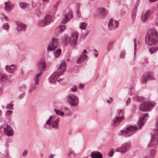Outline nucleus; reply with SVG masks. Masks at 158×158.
I'll return each mask as SVG.
<instances>
[{
    "label": "nucleus",
    "instance_id": "nucleus-28",
    "mask_svg": "<svg viewBox=\"0 0 158 158\" xmlns=\"http://www.w3.org/2000/svg\"><path fill=\"white\" fill-rule=\"evenodd\" d=\"M62 40L65 44L70 43V38L68 35H65L62 37Z\"/></svg>",
    "mask_w": 158,
    "mask_h": 158
},
{
    "label": "nucleus",
    "instance_id": "nucleus-4",
    "mask_svg": "<svg viewBox=\"0 0 158 158\" xmlns=\"http://www.w3.org/2000/svg\"><path fill=\"white\" fill-rule=\"evenodd\" d=\"M138 129V128L136 126H131L127 127L125 130L120 131L119 134L125 137H128L133 135L135 131Z\"/></svg>",
    "mask_w": 158,
    "mask_h": 158
},
{
    "label": "nucleus",
    "instance_id": "nucleus-59",
    "mask_svg": "<svg viewBox=\"0 0 158 158\" xmlns=\"http://www.w3.org/2000/svg\"><path fill=\"white\" fill-rule=\"evenodd\" d=\"M94 55L96 57H97L98 56V52H95L94 53Z\"/></svg>",
    "mask_w": 158,
    "mask_h": 158
},
{
    "label": "nucleus",
    "instance_id": "nucleus-41",
    "mask_svg": "<svg viewBox=\"0 0 158 158\" xmlns=\"http://www.w3.org/2000/svg\"><path fill=\"white\" fill-rule=\"evenodd\" d=\"M71 89L73 92H75L77 90V87L76 85H74L73 87H72L71 88Z\"/></svg>",
    "mask_w": 158,
    "mask_h": 158
},
{
    "label": "nucleus",
    "instance_id": "nucleus-6",
    "mask_svg": "<svg viewBox=\"0 0 158 158\" xmlns=\"http://www.w3.org/2000/svg\"><path fill=\"white\" fill-rule=\"evenodd\" d=\"M131 145L130 142H126L123 143L121 147L117 148L115 151L124 154L131 148Z\"/></svg>",
    "mask_w": 158,
    "mask_h": 158
},
{
    "label": "nucleus",
    "instance_id": "nucleus-31",
    "mask_svg": "<svg viewBox=\"0 0 158 158\" xmlns=\"http://www.w3.org/2000/svg\"><path fill=\"white\" fill-rule=\"evenodd\" d=\"M137 10V9L136 8H134L132 10L131 18L133 20H134L135 19L136 15Z\"/></svg>",
    "mask_w": 158,
    "mask_h": 158
},
{
    "label": "nucleus",
    "instance_id": "nucleus-17",
    "mask_svg": "<svg viewBox=\"0 0 158 158\" xmlns=\"http://www.w3.org/2000/svg\"><path fill=\"white\" fill-rule=\"evenodd\" d=\"M4 133L8 136H12L13 135V130L10 126L7 124L6 127L4 128Z\"/></svg>",
    "mask_w": 158,
    "mask_h": 158
},
{
    "label": "nucleus",
    "instance_id": "nucleus-26",
    "mask_svg": "<svg viewBox=\"0 0 158 158\" xmlns=\"http://www.w3.org/2000/svg\"><path fill=\"white\" fill-rule=\"evenodd\" d=\"M47 25L49 24L51 22L52 17L49 15H46L43 19Z\"/></svg>",
    "mask_w": 158,
    "mask_h": 158
},
{
    "label": "nucleus",
    "instance_id": "nucleus-11",
    "mask_svg": "<svg viewBox=\"0 0 158 158\" xmlns=\"http://www.w3.org/2000/svg\"><path fill=\"white\" fill-rule=\"evenodd\" d=\"M78 36V34L77 32H74L71 34L69 38L70 43L71 46H74L76 45L77 41Z\"/></svg>",
    "mask_w": 158,
    "mask_h": 158
},
{
    "label": "nucleus",
    "instance_id": "nucleus-39",
    "mask_svg": "<svg viewBox=\"0 0 158 158\" xmlns=\"http://www.w3.org/2000/svg\"><path fill=\"white\" fill-rule=\"evenodd\" d=\"M133 43L134 44V55L136 54L135 50L136 48V45H137V43H136V38H135L133 40Z\"/></svg>",
    "mask_w": 158,
    "mask_h": 158
},
{
    "label": "nucleus",
    "instance_id": "nucleus-48",
    "mask_svg": "<svg viewBox=\"0 0 158 158\" xmlns=\"http://www.w3.org/2000/svg\"><path fill=\"white\" fill-rule=\"evenodd\" d=\"M79 9L78 7H77V13L78 17H80L81 15V14L79 12Z\"/></svg>",
    "mask_w": 158,
    "mask_h": 158
},
{
    "label": "nucleus",
    "instance_id": "nucleus-49",
    "mask_svg": "<svg viewBox=\"0 0 158 158\" xmlns=\"http://www.w3.org/2000/svg\"><path fill=\"white\" fill-rule=\"evenodd\" d=\"M28 152V151L27 150H25L23 153H22V156H26L27 155V154Z\"/></svg>",
    "mask_w": 158,
    "mask_h": 158
},
{
    "label": "nucleus",
    "instance_id": "nucleus-33",
    "mask_svg": "<svg viewBox=\"0 0 158 158\" xmlns=\"http://www.w3.org/2000/svg\"><path fill=\"white\" fill-rule=\"evenodd\" d=\"M158 50V47H152L150 48L149 51L151 54H152L154 52H156Z\"/></svg>",
    "mask_w": 158,
    "mask_h": 158
},
{
    "label": "nucleus",
    "instance_id": "nucleus-51",
    "mask_svg": "<svg viewBox=\"0 0 158 158\" xmlns=\"http://www.w3.org/2000/svg\"><path fill=\"white\" fill-rule=\"evenodd\" d=\"M46 124L51 126V122L49 120V119H48L46 122Z\"/></svg>",
    "mask_w": 158,
    "mask_h": 158
},
{
    "label": "nucleus",
    "instance_id": "nucleus-15",
    "mask_svg": "<svg viewBox=\"0 0 158 158\" xmlns=\"http://www.w3.org/2000/svg\"><path fill=\"white\" fill-rule=\"evenodd\" d=\"M154 79V77L152 74L149 73H145L142 78V82L143 83H145L148 80H152Z\"/></svg>",
    "mask_w": 158,
    "mask_h": 158
},
{
    "label": "nucleus",
    "instance_id": "nucleus-21",
    "mask_svg": "<svg viewBox=\"0 0 158 158\" xmlns=\"http://www.w3.org/2000/svg\"><path fill=\"white\" fill-rule=\"evenodd\" d=\"M152 13V12L151 10H147L145 13L142 15L141 16V19L142 21L145 22L146 20H148Z\"/></svg>",
    "mask_w": 158,
    "mask_h": 158
},
{
    "label": "nucleus",
    "instance_id": "nucleus-38",
    "mask_svg": "<svg viewBox=\"0 0 158 158\" xmlns=\"http://www.w3.org/2000/svg\"><path fill=\"white\" fill-rule=\"evenodd\" d=\"M63 110L65 111V114L66 115H68L69 114L70 110L68 108L66 107H64Z\"/></svg>",
    "mask_w": 158,
    "mask_h": 158
},
{
    "label": "nucleus",
    "instance_id": "nucleus-54",
    "mask_svg": "<svg viewBox=\"0 0 158 158\" xmlns=\"http://www.w3.org/2000/svg\"><path fill=\"white\" fill-rule=\"evenodd\" d=\"M84 87V85L82 84H80L79 85V88L80 89H82Z\"/></svg>",
    "mask_w": 158,
    "mask_h": 158
},
{
    "label": "nucleus",
    "instance_id": "nucleus-61",
    "mask_svg": "<svg viewBox=\"0 0 158 158\" xmlns=\"http://www.w3.org/2000/svg\"><path fill=\"white\" fill-rule=\"evenodd\" d=\"M89 32L88 31H86L85 34V36H87V35H88V34H89Z\"/></svg>",
    "mask_w": 158,
    "mask_h": 158
},
{
    "label": "nucleus",
    "instance_id": "nucleus-19",
    "mask_svg": "<svg viewBox=\"0 0 158 158\" xmlns=\"http://www.w3.org/2000/svg\"><path fill=\"white\" fill-rule=\"evenodd\" d=\"M98 12L99 17H102L106 15L108 13V11L106 9L101 8L98 9Z\"/></svg>",
    "mask_w": 158,
    "mask_h": 158
},
{
    "label": "nucleus",
    "instance_id": "nucleus-20",
    "mask_svg": "<svg viewBox=\"0 0 158 158\" xmlns=\"http://www.w3.org/2000/svg\"><path fill=\"white\" fill-rule=\"evenodd\" d=\"M59 121V118H56L54 120H51V126L52 128L56 129H58L59 128L58 124Z\"/></svg>",
    "mask_w": 158,
    "mask_h": 158
},
{
    "label": "nucleus",
    "instance_id": "nucleus-57",
    "mask_svg": "<svg viewBox=\"0 0 158 158\" xmlns=\"http://www.w3.org/2000/svg\"><path fill=\"white\" fill-rule=\"evenodd\" d=\"M63 79L64 78H60L59 80H57V81L58 82H61L63 80Z\"/></svg>",
    "mask_w": 158,
    "mask_h": 158
},
{
    "label": "nucleus",
    "instance_id": "nucleus-58",
    "mask_svg": "<svg viewBox=\"0 0 158 158\" xmlns=\"http://www.w3.org/2000/svg\"><path fill=\"white\" fill-rule=\"evenodd\" d=\"M107 102L108 103H111L112 102V100H110L107 99Z\"/></svg>",
    "mask_w": 158,
    "mask_h": 158
},
{
    "label": "nucleus",
    "instance_id": "nucleus-24",
    "mask_svg": "<svg viewBox=\"0 0 158 158\" xmlns=\"http://www.w3.org/2000/svg\"><path fill=\"white\" fill-rule=\"evenodd\" d=\"M87 57V56L83 53L77 60V64H80L81 63L83 62L84 60L86 59Z\"/></svg>",
    "mask_w": 158,
    "mask_h": 158
},
{
    "label": "nucleus",
    "instance_id": "nucleus-50",
    "mask_svg": "<svg viewBox=\"0 0 158 158\" xmlns=\"http://www.w3.org/2000/svg\"><path fill=\"white\" fill-rule=\"evenodd\" d=\"M24 94V93H23V94H21L19 96V98L20 99L22 98L23 97Z\"/></svg>",
    "mask_w": 158,
    "mask_h": 158
},
{
    "label": "nucleus",
    "instance_id": "nucleus-37",
    "mask_svg": "<svg viewBox=\"0 0 158 158\" xmlns=\"http://www.w3.org/2000/svg\"><path fill=\"white\" fill-rule=\"evenodd\" d=\"M12 102H12L8 104L6 106V108L7 109H10L12 110L14 109V108L13 107L14 105L12 103Z\"/></svg>",
    "mask_w": 158,
    "mask_h": 158
},
{
    "label": "nucleus",
    "instance_id": "nucleus-2",
    "mask_svg": "<svg viewBox=\"0 0 158 158\" xmlns=\"http://www.w3.org/2000/svg\"><path fill=\"white\" fill-rule=\"evenodd\" d=\"M145 42L149 46L155 45L158 43V32L155 28H150L147 31Z\"/></svg>",
    "mask_w": 158,
    "mask_h": 158
},
{
    "label": "nucleus",
    "instance_id": "nucleus-42",
    "mask_svg": "<svg viewBox=\"0 0 158 158\" xmlns=\"http://www.w3.org/2000/svg\"><path fill=\"white\" fill-rule=\"evenodd\" d=\"M114 149H111L109 152V154L110 157H111L113 156L114 153Z\"/></svg>",
    "mask_w": 158,
    "mask_h": 158
},
{
    "label": "nucleus",
    "instance_id": "nucleus-7",
    "mask_svg": "<svg viewBox=\"0 0 158 158\" xmlns=\"http://www.w3.org/2000/svg\"><path fill=\"white\" fill-rule=\"evenodd\" d=\"M155 106V103L148 101L143 102L140 106V110L143 111H146Z\"/></svg>",
    "mask_w": 158,
    "mask_h": 158
},
{
    "label": "nucleus",
    "instance_id": "nucleus-5",
    "mask_svg": "<svg viewBox=\"0 0 158 158\" xmlns=\"http://www.w3.org/2000/svg\"><path fill=\"white\" fill-rule=\"evenodd\" d=\"M68 102L69 104L72 106H76L78 105L79 99L76 95L72 94H69L67 97Z\"/></svg>",
    "mask_w": 158,
    "mask_h": 158
},
{
    "label": "nucleus",
    "instance_id": "nucleus-30",
    "mask_svg": "<svg viewBox=\"0 0 158 158\" xmlns=\"http://www.w3.org/2000/svg\"><path fill=\"white\" fill-rule=\"evenodd\" d=\"M66 28V26L64 25H60L57 28V31L59 33L62 32Z\"/></svg>",
    "mask_w": 158,
    "mask_h": 158
},
{
    "label": "nucleus",
    "instance_id": "nucleus-13",
    "mask_svg": "<svg viewBox=\"0 0 158 158\" xmlns=\"http://www.w3.org/2000/svg\"><path fill=\"white\" fill-rule=\"evenodd\" d=\"M72 12L71 10L69 11L66 14L64 15L61 22L62 24H65L69 22L71 19L73 18Z\"/></svg>",
    "mask_w": 158,
    "mask_h": 158
},
{
    "label": "nucleus",
    "instance_id": "nucleus-53",
    "mask_svg": "<svg viewBox=\"0 0 158 158\" xmlns=\"http://www.w3.org/2000/svg\"><path fill=\"white\" fill-rule=\"evenodd\" d=\"M26 85H24L23 86H21L20 87V89L21 91H22V89L23 88L24 89H25L26 88Z\"/></svg>",
    "mask_w": 158,
    "mask_h": 158
},
{
    "label": "nucleus",
    "instance_id": "nucleus-25",
    "mask_svg": "<svg viewBox=\"0 0 158 158\" xmlns=\"http://www.w3.org/2000/svg\"><path fill=\"white\" fill-rule=\"evenodd\" d=\"M8 78V77L4 73H0V82L2 83H4L5 82Z\"/></svg>",
    "mask_w": 158,
    "mask_h": 158
},
{
    "label": "nucleus",
    "instance_id": "nucleus-52",
    "mask_svg": "<svg viewBox=\"0 0 158 158\" xmlns=\"http://www.w3.org/2000/svg\"><path fill=\"white\" fill-rule=\"evenodd\" d=\"M71 154H73L74 156H75V155L74 151L72 150L71 149H70V152L69 154V155H70Z\"/></svg>",
    "mask_w": 158,
    "mask_h": 158
},
{
    "label": "nucleus",
    "instance_id": "nucleus-56",
    "mask_svg": "<svg viewBox=\"0 0 158 158\" xmlns=\"http://www.w3.org/2000/svg\"><path fill=\"white\" fill-rule=\"evenodd\" d=\"M131 100V99L130 98H129L127 100L126 102V104L127 105L130 103Z\"/></svg>",
    "mask_w": 158,
    "mask_h": 158
},
{
    "label": "nucleus",
    "instance_id": "nucleus-47",
    "mask_svg": "<svg viewBox=\"0 0 158 158\" xmlns=\"http://www.w3.org/2000/svg\"><path fill=\"white\" fill-rule=\"evenodd\" d=\"M12 111L10 110H8L6 111V114L9 115H10L12 114Z\"/></svg>",
    "mask_w": 158,
    "mask_h": 158
},
{
    "label": "nucleus",
    "instance_id": "nucleus-63",
    "mask_svg": "<svg viewBox=\"0 0 158 158\" xmlns=\"http://www.w3.org/2000/svg\"><path fill=\"white\" fill-rule=\"evenodd\" d=\"M7 17L6 16H4V19L6 20V21L7 20Z\"/></svg>",
    "mask_w": 158,
    "mask_h": 158
},
{
    "label": "nucleus",
    "instance_id": "nucleus-62",
    "mask_svg": "<svg viewBox=\"0 0 158 158\" xmlns=\"http://www.w3.org/2000/svg\"><path fill=\"white\" fill-rule=\"evenodd\" d=\"M54 157V155L52 154H50L49 156L50 158H53Z\"/></svg>",
    "mask_w": 158,
    "mask_h": 158
},
{
    "label": "nucleus",
    "instance_id": "nucleus-18",
    "mask_svg": "<svg viewBox=\"0 0 158 158\" xmlns=\"http://www.w3.org/2000/svg\"><path fill=\"white\" fill-rule=\"evenodd\" d=\"M17 68L16 66L14 64L10 65H6L5 69L6 71L10 73H13L15 72Z\"/></svg>",
    "mask_w": 158,
    "mask_h": 158
},
{
    "label": "nucleus",
    "instance_id": "nucleus-14",
    "mask_svg": "<svg viewBox=\"0 0 158 158\" xmlns=\"http://www.w3.org/2000/svg\"><path fill=\"white\" fill-rule=\"evenodd\" d=\"M37 67L40 71H44V69L46 67L45 60L43 59H40L37 63Z\"/></svg>",
    "mask_w": 158,
    "mask_h": 158
},
{
    "label": "nucleus",
    "instance_id": "nucleus-3",
    "mask_svg": "<svg viewBox=\"0 0 158 158\" xmlns=\"http://www.w3.org/2000/svg\"><path fill=\"white\" fill-rule=\"evenodd\" d=\"M66 66L64 61H62L61 62L59 66L58 67L57 71L54 72L49 78V81L50 82L54 83L56 85V80L62 73L66 70Z\"/></svg>",
    "mask_w": 158,
    "mask_h": 158
},
{
    "label": "nucleus",
    "instance_id": "nucleus-29",
    "mask_svg": "<svg viewBox=\"0 0 158 158\" xmlns=\"http://www.w3.org/2000/svg\"><path fill=\"white\" fill-rule=\"evenodd\" d=\"M29 4L25 2H20L19 3V5L20 8L24 9L27 8Z\"/></svg>",
    "mask_w": 158,
    "mask_h": 158
},
{
    "label": "nucleus",
    "instance_id": "nucleus-55",
    "mask_svg": "<svg viewBox=\"0 0 158 158\" xmlns=\"http://www.w3.org/2000/svg\"><path fill=\"white\" fill-rule=\"evenodd\" d=\"M10 3V2L9 1H8L7 2H5L4 3V4L5 5V8H6L7 6H8L7 4Z\"/></svg>",
    "mask_w": 158,
    "mask_h": 158
},
{
    "label": "nucleus",
    "instance_id": "nucleus-60",
    "mask_svg": "<svg viewBox=\"0 0 158 158\" xmlns=\"http://www.w3.org/2000/svg\"><path fill=\"white\" fill-rule=\"evenodd\" d=\"M53 117V116L52 115L49 117V118L48 119H49V120L50 121V122H51V120H54L52 118H51Z\"/></svg>",
    "mask_w": 158,
    "mask_h": 158
},
{
    "label": "nucleus",
    "instance_id": "nucleus-46",
    "mask_svg": "<svg viewBox=\"0 0 158 158\" xmlns=\"http://www.w3.org/2000/svg\"><path fill=\"white\" fill-rule=\"evenodd\" d=\"M125 55V52L124 51H122L120 55V57L121 58H124Z\"/></svg>",
    "mask_w": 158,
    "mask_h": 158
},
{
    "label": "nucleus",
    "instance_id": "nucleus-27",
    "mask_svg": "<svg viewBox=\"0 0 158 158\" xmlns=\"http://www.w3.org/2000/svg\"><path fill=\"white\" fill-rule=\"evenodd\" d=\"M44 7L43 6H40L39 8L37 9L35 13L37 16H40L43 12Z\"/></svg>",
    "mask_w": 158,
    "mask_h": 158
},
{
    "label": "nucleus",
    "instance_id": "nucleus-44",
    "mask_svg": "<svg viewBox=\"0 0 158 158\" xmlns=\"http://www.w3.org/2000/svg\"><path fill=\"white\" fill-rule=\"evenodd\" d=\"M135 98L136 100H137L138 101H139L142 100L143 99V98L142 97H140L138 95H136L135 96Z\"/></svg>",
    "mask_w": 158,
    "mask_h": 158
},
{
    "label": "nucleus",
    "instance_id": "nucleus-64",
    "mask_svg": "<svg viewBox=\"0 0 158 158\" xmlns=\"http://www.w3.org/2000/svg\"><path fill=\"white\" fill-rule=\"evenodd\" d=\"M2 111L1 110H0V116L2 115Z\"/></svg>",
    "mask_w": 158,
    "mask_h": 158
},
{
    "label": "nucleus",
    "instance_id": "nucleus-8",
    "mask_svg": "<svg viewBox=\"0 0 158 158\" xmlns=\"http://www.w3.org/2000/svg\"><path fill=\"white\" fill-rule=\"evenodd\" d=\"M42 74V72H40L37 73L35 77H34V80L35 81L34 84H32L29 89V92L30 93L32 92L33 90L37 88V85H38L39 84V81H38L39 78L40 77Z\"/></svg>",
    "mask_w": 158,
    "mask_h": 158
},
{
    "label": "nucleus",
    "instance_id": "nucleus-36",
    "mask_svg": "<svg viewBox=\"0 0 158 158\" xmlns=\"http://www.w3.org/2000/svg\"><path fill=\"white\" fill-rule=\"evenodd\" d=\"M54 111L57 114L60 115L61 116H63L64 115V113L59 110L55 109Z\"/></svg>",
    "mask_w": 158,
    "mask_h": 158
},
{
    "label": "nucleus",
    "instance_id": "nucleus-10",
    "mask_svg": "<svg viewBox=\"0 0 158 158\" xmlns=\"http://www.w3.org/2000/svg\"><path fill=\"white\" fill-rule=\"evenodd\" d=\"M119 24V23L118 21L111 18L108 22V26L110 29L113 30L118 27Z\"/></svg>",
    "mask_w": 158,
    "mask_h": 158
},
{
    "label": "nucleus",
    "instance_id": "nucleus-9",
    "mask_svg": "<svg viewBox=\"0 0 158 158\" xmlns=\"http://www.w3.org/2000/svg\"><path fill=\"white\" fill-rule=\"evenodd\" d=\"M120 112L118 114L119 116L115 118L113 120V123H112V125L114 127H115L118 125L119 123L124 119V116L123 115V110H120Z\"/></svg>",
    "mask_w": 158,
    "mask_h": 158
},
{
    "label": "nucleus",
    "instance_id": "nucleus-22",
    "mask_svg": "<svg viewBox=\"0 0 158 158\" xmlns=\"http://www.w3.org/2000/svg\"><path fill=\"white\" fill-rule=\"evenodd\" d=\"M17 29L18 31H25L26 29V25L24 24L19 22L17 23Z\"/></svg>",
    "mask_w": 158,
    "mask_h": 158
},
{
    "label": "nucleus",
    "instance_id": "nucleus-43",
    "mask_svg": "<svg viewBox=\"0 0 158 158\" xmlns=\"http://www.w3.org/2000/svg\"><path fill=\"white\" fill-rule=\"evenodd\" d=\"M114 42H110L108 44V49H109L111 48L113 46L114 44Z\"/></svg>",
    "mask_w": 158,
    "mask_h": 158
},
{
    "label": "nucleus",
    "instance_id": "nucleus-16",
    "mask_svg": "<svg viewBox=\"0 0 158 158\" xmlns=\"http://www.w3.org/2000/svg\"><path fill=\"white\" fill-rule=\"evenodd\" d=\"M148 115V113H145L144 116L143 117H141L138 121L137 124L139 127V129H141L142 127L143 126L144 123L146 122L144 120V118L147 117Z\"/></svg>",
    "mask_w": 158,
    "mask_h": 158
},
{
    "label": "nucleus",
    "instance_id": "nucleus-34",
    "mask_svg": "<svg viewBox=\"0 0 158 158\" xmlns=\"http://www.w3.org/2000/svg\"><path fill=\"white\" fill-rule=\"evenodd\" d=\"M61 52V49L60 48H59L54 51L53 53L54 56L55 57H58L60 55Z\"/></svg>",
    "mask_w": 158,
    "mask_h": 158
},
{
    "label": "nucleus",
    "instance_id": "nucleus-45",
    "mask_svg": "<svg viewBox=\"0 0 158 158\" xmlns=\"http://www.w3.org/2000/svg\"><path fill=\"white\" fill-rule=\"evenodd\" d=\"M5 9L6 11H10L12 9L11 6L10 5H8L6 8H5Z\"/></svg>",
    "mask_w": 158,
    "mask_h": 158
},
{
    "label": "nucleus",
    "instance_id": "nucleus-35",
    "mask_svg": "<svg viewBox=\"0 0 158 158\" xmlns=\"http://www.w3.org/2000/svg\"><path fill=\"white\" fill-rule=\"evenodd\" d=\"M87 26V24L86 23L83 22L79 24V27L81 29H85Z\"/></svg>",
    "mask_w": 158,
    "mask_h": 158
},
{
    "label": "nucleus",
    "instance_id": "nucleus-23",
    "mask_svg": "<svg viewBox=\"0 0 158 158\" xmlns=\"http://www.w3.org/2000/svg\"><path fill=\"white\" fill-rule=\"evenodd\" d=\"M92 158H102V155L99 152L94 151L90 154Z\"/></svg>",
    "mask_w": 158,
    "mask_h": 158
},
{
    "label": "nucleus",
    "instance_id": "nucleus-40",
    "mask_svg": "<svg viewBox=\"0 0 158 158\" xmlns=\"http://www.w3.org/2000/svg\"><path fill=\"white\" fill-rule=\"evenodd\" d=\"M9 25L7 23H5L4 24H3V28L4 29L7 30L9 28Z\"/></svg>",
    "mask_w": 158,
    "mask_h": 158
},
{
    "label": "nucleus",
    "instance_id": "nucleus-12",
    "mask_svg": "<svg viewBox=\"0 0 158 158\" xmlns=\"http://www.w3.org/2000/svg\"><path fill=\"white\" fill-rule=\"evenodd\" d=\"M57 45V39L53 38L52 42L50 43L48 46L47 50L49 51L53 50L56 48Z\"/></svg>",
    "mask_w": 158,
    "mask_h": 158
},
{
    "label": "nucleus",
    "instance_id": "nucleus-32",
    "mask_svg": "<svg viewBox=\"0 0 158 158\" xmlns=\"http://www.w3.org/2000/svg\"><path fill=\"white\" fill-rule=\"evenodd\" d=\"M38 25L39 27H44L47 25L43 19H42L40 20L39 21Z\"/></svg>",
    "mask_w": 158,
    "mask_h": 158
},
{
    "label": "nucleus",
    "instance_id": "nucleus-1",
    "mask_svg": "<svg viewBox=\"0 0 158 158\" xmlns=\"http://www.w3.org/2000/svg\"><path fill=\"white\" fill-rule=\"evenodd\" d=\"M158 145V120L156 124V130L154 134H152L151 139L149 142L148 147H153V149L150 150V155H148L152 158H154L156 154V148Z\"/></svg>",
    "mask_w": 158,
    "mask_h": 158
}]
</instances>
